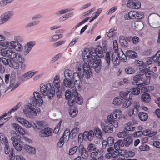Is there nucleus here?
Wrapping results in <instances>:
<instances>
[{
    "mask_svg": "<svg viewBox=\"0 0 160 160\" xmlns=\"http://www.w3.org/2000/svg\"><path fill=\"white\" fill-rule=\"evenodd\" d=\"M133 17H132V19H142L144 16L143 12L141 11L136 12L133 11Z\"/></svg>",
    "mask_w": 160,
    "mask_h": 160,
    "instance_id": "24",
    "label": "nucleus"
},
{
    "mask_svg": "<svg viewBox=\"0 0 160 160\" xmlns=\"http://www.w3.org/2000/svg\"><path fill=\"white\" fill-rule=\"evenodd\" d=\"M132 17H133V11H130L128 13L125 14L124 18L125 20H129L132 19Z\"/></svg>",
    "mask_w": 160,
    "mask_h": 160,
    "instance_id": "49",
    "label": "nucleus"
},
{
    "mask_svg": "<svg viewBox=\"0 0 160 160\" xmlns=\"http://www.w3.org/2000/svg\"><path fill=\"white\" fill-rule=\"evenodd\" d=\"M119 41L122 47L125 48L128 46V43L123 36H120L119 37Z\"/></svg>",
    "mask_w": 160,
    "mask_h": 160,
    "instance_id": "37",
    "label": "nucleus"
},
{
    "mask_svg": "<svg viewBox=\"0 0 160 160\" xmlns=\"http://www.w3.org/2000/svg\"><path fill=\"white\" fill-rule=\"evenodd\" d=\"M122 99L120 100L119 97H115L113 101V104L116 105H118L121 104Z\"/></svg>",
    "mask_w": 160,
    "mask_h": 160,
    "instance_id": "54",
    "label": "nucleus"
},
{
    "mask_svg": "<svg viewBox=\"0 0 160 160\" xmlns=\"http://www.w3.org/2000/svg\"><path fill=\"white\" fill-rule=\"evenodd\" d=\"M21 138V136L19 135L12 136L11 138V140L13 142V146L18 151H21L22 149V147L20 144L22 143Z\"/></svg>",
    "mask_w": 160,
    "mask_h": 160,
    "instance_id": "6",
    "label": "nucleus"
},
{
    "mask_svg": "<svg viewBox=\"0 0 160 160\" xmlns=\"http://www.w3.org/2000/svg\"><path fill=\"white\" fill-rule=\"evenodd\" d=\"M26 110L24 111L25 114L29 117L32 118L33 116H35L37 114L40 112V109L38 107L33 108L32 104L27 105L25 107Z\"/></svg>",
    "mask_w": 160,
    "mask_h": 160,
    "instance_id": "4",
    "label": "nucleus"
},
{
    "mask_svg": "<svg viewBox=\"0 0 160 160\" xmlns=\"http://www.w3.org/2000/svg\"><path fill=\"white\" fill-rule=\"evenodd\" d=\"M78 71H79L78 72H75L73 73V75L72 76V79L74 81L80 80V78H82L85 76V72H84V74L81 73L79 71H81V68H77Z\"/></svg>",
    "mask_w": 160,
    "mask_h": 160,
    "instance_id": "21",
    "label": "nucleus"
},
{
    "mask_svg": "<svg viewBox=\"0 0 160 160\" xmlns=\"http://www.w3.org/2000/svg\"><path fill=\"white\" fill-rule=\"evenodd\" d=\"M35 45V43L33 42H28L27 45L25 46V51H24V54L25 55H27L29 52L31 50L32 48Z\"/></svg>",
    "mask_w": 160,
    "mask_h": 160,
    "instance_id": "25",
    "label": "nucleus"
},
{
    "mask_svg": "<svg viewBox=\"0 0 160 160\" xmlns=\"http://www.w3.org/2000/svg\"><path fill=\"white\" fill-rule=\"evenodd\" d=\"M124 146L123 140L121 139L117 141L114 144V148L117 151H118L120 147H123Z\"/></svg>",
    "mask_w": 160,
    "mask_h": 160,
    "instance_id": "29",
    "label": "nucleus"
},
{
    "mask_svg": "<svg viewBox=\"0 0 160 160\" xmlns=\"http://www.w3.org/2000/svg\"><path fill=\"white\" fill-rule=\"evenodd\" d=\"M154 74V72L152 71H150L149 69H148L146 70L144 74L146 77V78L144 79V84H149L150 78L153 76Z\"/></svg>",
    "mask_w": 160,
    "mask_h": 160,
    "instance_id": "19",
    "label": "nucleus"
},
{
    "mask_svg": "<svg viewBox=\"0 0 160 160\" xmlns=\"http://www.w3.org/2000/svg\"><path fill=\"white\" fill-rule=\"evenodd\" d=\"M139 69L140 70L139 72V75L143 76L144 75L145 72L146 71V70L148 68H147V66L145 65L142 62L139 61Z\"/></svg>",
    "mask_w": 160,
    "mask_h": 160,
    "instance_id": "23",
    "label": "nucleus"
},
{
    "mask_svg": "<svg viewBox=\"0 0 160 160\" xmlns=\"http://www.w3.org/2000/svg\"><path fill=\"white\" fill-rule=\"evenodd\" d=\"M7 56L10 58L9 59H16L19 62H24L23 58H22L20 54L16 53L15 52L11 49L8 50Z\"/></svg>",
    "mask_w": 160,
    "mask_h": 160,
    "instance_id": "8",
    "label": "nucleus"
},
{
    "mask_svg": "<svg viewBox=\"0 0 160 160\" xmlns=\"http://www.w3.org/2000/svg\"><path fill=\"white\" fill-rule=\"evenodd\" d=\"M16 120L26 128H30L32 126L31 123L24 118L18 117L16 118Z\"/></svg>",
    "mask_w": 160,
    "mask_h": 160,
    "instance_id": "18",
    "label": "nucleus"
},
{
    "mask_svg": "<svg viewBox=\"0 0 160 160\" xmlns=\"http://www.w3.org/2000/svg\"><path fill=\"white\" fill-rule=\"evenodd\" d=\"M108 152H111L112 154V158H115V159H113V160H115L117 159L118 157L119 156H121L122 157V155H118V151H115L114 150L113 147H110L109 148L107 149Z\"/></svg>",
    "mask_w": 160,
    "mask_h": 160,
    "instance_id": "26",
    "label": "nucleus"
},
{
    "mask_svg": "<svg viewBox=\"0 0 160 160\" xmlns=\"http://www.w3.org/2000/svg\"><path fill=\"white\" fill-rule=\"evenodd\" d=\"M64 75L65 77L67 76L70 77L72 76V73L71 70L69 69H66L64 71Z\"/></svg>",
    "mask_w": 160,
    "mask_h": 160,
    "instance_id": "63",
    "label": "nucleus"
},
{
    "mask_svg": "<svg viewBox=\"0 0 160 160\" xmlns=\"http://www.w3.org/2000/svg\"><path fill=\"white\" fill-rule=\"evenodd\" d=\"M123 141L126 147H129L133 142V138L131 136H128L125 138Z\"/></svg>",
    "mask_w": 160,
    "mask_h": 160,
    "instance_id": "28",
    "label": "nucleus"
},
{
    "mask_svg": "<svg viewBox=\"0 0 160 160\" xmlns=\"http://www.w3.org/2000/svg\"><path fill=\"white\" fill-rule=\"evenodd\" d=\"M64 142H66L64 140V138L61 137L58 143V146L59 147H62L63 145Z\"/></svg>",
    "mask_w": 160,
    "mask_h": 160,
    "instance_id": "64",
    "label": "nucleus"
},
{
    "mask_svg": "<svg viewBox=\"0 0 160 160\" xmlns=\"http://www.w3.org/2000/svg\"><path fill=\"white\" fill-rule=\"evenodd\" d=\"M134 124V122L132 121L128 122L125 125V129L128 131H133L135 129V127L132 126Z\"/></svg>",
    "mask_w": 160,
    "mask_h": 160,
    "instance_id": "27",
    "label": "nucleus"
},
{
    "mask_svg": "<svg viewBox=\"0 0 160 160\" xmlns=\"http://www.w3.org/2000/svg\"><path fill=\"white\" fill-rule=\"evenodd\" d=\"M63 83L64 85L66 87L71 88H72L74 87L73 82L70 79L68 80L66 78L64 79Z\"/></svg>",
    "mask_w": 160,
    "mask_h": 160,
    "instance_id": "32",
    "label": "nucleus"
},
{
    "mask_svg": "<svg viewBox=\"0 0 160 160\" xmlns=\"http://www.w3.org/2000/svg\"><path fill=\"white\" fill-rule=\"evenodd\" d=\"M141 76L139 75H137L135 76L133 78V84H134L135 83L137 86H140V87H141L142 85L144 84V79L142 78L141 77Z\"/></svg>",
    "mask_w": 160,
    "mask_h": 160,
    "instance_id": "17",
    "label": "nucleus"
},
{
    "mask_svg": "<svg viewBox=\"0 0 160 160\" xmlns=\"http://www.w3.org/2000/svg\"><path fill=\"white\" fill-rule=\"evenodd\" d=\"M52 129L49 128H46L42 130L39 135L41 137H47L51 136L52 133Z\"/></svg>",
    "mask_w": 160,
    "mask_h": 160,
    "instance_id": "12",
    "label": "nucleus"
},
{
    "mask_svg": "<svg viewBox=\"0 0 160 160\" xmlns=\"http://www.w3.org/2000/svg\"><path fill=\"white\" fill-rule=\"evenodd\" d=\"M14 0H2L0 1V5L4 7L12 2Z\"/></svg>",
    "mask_w": 160,
    "mask_h": 160,
    "instance_id": "47",
    "label": "nucleus"
},
{
    "mask_svg": "<svg viewBox=\"0 0 160 160\" xmlns=\"http://www.w3.org/2000/svg\"><path fill=\"white\" fill-rule=\"evenodd\" d=\"M140 90V88H139V87H138V86H137L134 88H132L131 89V92L133 95H138L139 94Z\"/></svg>",
    "mask_w": 160,
    "mask_h": 160,
    "instance_id": "43",
    "label": "nucleus"
},
{
    "mask_svg": "<svg viewBox=\"0 0 160 160\" xmlns=\"http://www.w3.org/2000/svg\"><path fill=\"white\" fill-rule=\"evenodd\" d=\"M159 52H157L155 56H153L152 59L155 62H157L160 65V58L159 56Z\"/></svg>",
    "mask_w": 160,
    "mask_h": 160,
    "instance_id": "51",
    "label": "nucleus"
},
{
    "mask_svg": "<svg viewBox=\"0 0 160 160\" xmlns=\"http://www.w3.org/2000/svg\"><path fill=\"white\" fill-rule=\"evenodd\" d=\"M123 154L127 158H131L135 156V152L131 151H127L126 150L124 151Z\"/></svg>",
    "mask_w": 160,
    "mask_h": 160,
    "instance_id": "44",
    "label": "nucleus"
},
{
    "mask_svg": "<svg viewBox=\"0 0 160 160\" xmlns=\"http://www.w3.org/2000/svg\"><path fill=\"white\" fill-rule=\"evenodd\" d=\"M125 71L127 74H133L135 72L134 69L130 67H127L125 68Z\"/></svg>",
    "mask_w": 160,
    "mask_h": 160,
    "instance_id": "52",
    "label": "nucleus"
},
{
    "mask_svg": "<svg viewBox=\"0 0 160 160\" xmlns=\"http://www.w3.org/2000/svg\"><path fill=\"white\" fill-rule=\"evenodd\" d=\"M149 147L147 145H142L139 146V149L141 151H147L149 149Z\"/></svg>",
    "mask_w": 160,
    "mask_h": 160,
    "instance_id": "62",
    "label": "nucleus"
},
{
    "mask_svg": "<svg viewBox=\"0 0 160 160\" xmlns=\"http://www.w3.org/2000/svg\"><path fill=\"white\" fill-rule=\"evenodd\" d=\"M19 62L18 60L15 59L12 60L9 59V66L11 68H12L15 69H17L19 68L20 66L18 62Z\"/></svg>",
    "mask_w": 160,
    "mask_h": 160,
    "instance_id": "22",
    "label": "nucleus"
},
{
    "mask_svg": "<svg viewBox=\"0 0 160 160\" xmlns=\"http://www.w3.org/2000/svg\"><path fill=\"white\" fill-rule=\"evenodd\" d=\"M78 148L77 146H74L70 149L69 151V155H72L75 154L77 151Z\"/></svg>",
    "mask_w": 160,
    "mask_h": 160,
    "instance_id": "56",
    "label": "nucleus"
},
{
    "mask_svg": "<svg viewBox=\"0 0 160 160\" xmlns=\"http://www.w3.org/2000/svg\"><path fill=\"white\" fill-rule=\"evenodd\" d=\"M132 97L128 98L125 99L122 103V107L124 108H126L128 107L131 104L132 101Z\"/></svg>",
    "mask_w": 160,
    "mask_h": 160,
    "instance_id": "35",
    "label": "nucleus"
},
{
    "mask_svg": "<svg viewBox=\"0 0 160 160\" xmlns=\"http://www.w3.org/2000/svg\"><path fill=\"white\" fill-rule=\"evenodd\" d=\"M103 50L102 48L100 46L97 47L95 50V52H92L90 51V56L94 57V58H97V56L102 57V55Z\"/></svg>",
    "mask_w": 160,
    "mask_h": 160,
    "instance_id": "16",
    "label": "nucleus"
},
{
    "mask_svg": "<svg viewBox=\"0 0 160 160\" xmlns=\"http://www.w3.org/2000/svg\"><path fill=\"white\" fill-rule=\"evenodd\" d=\"M20 105H21L19 103L17 104L16 106L9 111L8 113H7L6 114H7V115L8 114L9 116V114H11L12 112H14L16 111L20 106Z\"/></svg>",
    "mask_w": 160,
    "mask_h": 160,
    "instance_id": "55",
    "label": "nucleus"
},
{
    "mask_svg": "<svg viewBox=\"0 0 160 160\" xmlns=\"http://www.w3.org/2000/svg\"><path fill=\"white\" fill-rule=\"evenodd\" d=\"M128 133L125 131L119 132L118 134V137L120 138H122L125 137Z\"/></svg>",
    "mask_w": 160,
    "mask_h": 160,
    "instance_id": "59",
    "label": "nucleus"
},
{
    "mask_svg": "<svg viewBox=\"0 0 160 160\" xmlns=\"http://www.w3.org/2000/svg\"><path fill=\"white\" fill-rule=\"evenodd\" d=\"M65 97L66 99L68 100V101L70 100L72 97L71 92L67 90L65 92Z\"/></svg>",
    "mask_w": 160,
    "mask_h": 160,
    "instance_id": "57",
    "label": "nucleus"
},
{
    "mask_svg": "<svg viewBox=\"0 0 160 160\" xmlns=\"http://www.w3.org/2000/svg\"><path fill=\"white\" fill-rule=\"evenodd\" d=\"M37 72H32V71H30L25 73L23 75V76L27 79H29L34 75Z\"/></svg>",
    "mask_w": 160,
    "mask_h": 160,
    "instance_id": "46",
    "label": "nucleus"
},
{
    "mask_svg": "<svg viewBox=\"0 0 160 160\" xmlns=\"http://www.w3.org/2000/svg\"><path fill=\"white\" fill-rule=\"evenodd\" d=\"M94 133L95 136L99 139L102 138V133L101 130L98 127L94 128Z\"/></svg>",
    "mask_w": 160,
    "mask_h": 160,
    "instance_id": "36",
    "label": "nucleus"
},
{
    "mask_svg": "<svg viewBox=\"0 0 160 160\" xmlns=\"http://www.w3.org/2000/svg\"><path fill=\"white\" fill-rule=\"evenodd\" d=\"M105 59V70H107L109 68L110 62V54L108 52H107L106 53Z\"/></svg>",
    "mask_w": 160,
    "mask_h": 160,
    "instance_id": "34",
    "label": "nucleus"
},
{
    "mask_svg": "<svg viewBox=\"0 0 160 160\" xmlns=\"http://www.w3.org/2000/svg\"><path fill=\"white\" fill-rule=\"evenodd\" d=\"M78 150L81 157L83 159L87 160L88 159L89 156L88 152L83 145L80 144L79 146Z\"/></svg>",
    "mask_w": 160,
    "mask_h": 160,
    "instance_id": "10",
    "label": "nucleus"
},
{
    "mask_svg": "<svg viewBox=\"0 0 160 160\" xmlns=\"http://www.w3.org/2000/svg\"><path fill=\"white\" fill-rule=\"evenodd\" d=\"M70 134V132L69 130L67 129L64 131L62 137L64 138L65 141L67 142L69 139Z\"/></svg>",
    "mask_w": 160,
    "mask_h": 160,
    "instance_id": "42",
    "label": "nucleus"
},
{
    "mask_svg": "<svg viewBox=\"0 0 160 160\" xmlns=\"http://www.w3.org/2000/svg\"><path fill=\"white\" fill-rule=\"evenodd\" d=\"M27 149V151L28 153L34 154L35 152V148L30 146H27L26 147Z\"/></svg>",
    "mask_w": 160,
    "mask_h": 160,
    "instance_id": "58",
    "label": "nucleus"
},
{
    "mask_svg": "<svg viewBox=\"0 0 160 160\" xmlns=\"http://www.w3.org/2000/svg\"><path fill=\"white\" fill-rule=\"evenodd\" d=\"M100 153L101 154V150L98 149L96 151L92 152L90 154V156L92 158H95L98 156V154Z\"/></svg>",
    "mask_w": 160,
    "mask_h": 160,
    "instance_id": "53",
    "label": "nucleus"
},
{
    "mask_svg": "<svg viewBox=\"0 0 160 160\" xmlns=\"http://www.w3.org/2000/svg\"><path fill=\"white\" fill-rule=\"evenodd\" d=\"M116 32L113 31L112 29H111L108 32V36L109 38H111L115 36L116 35Z\"/></svg>",
    "mask_w": 160,
    "mask_h": 160,
    "instance_id": "60",
    "label": "nucleus"
},
{
    "mask_svg": "<svg viewBox=\"0 0 160 160\" xmlns=\"http://www.w3.org/2000/svg\"><path fill=\"white\" fill-rule=\"evenodd\" d=\"M127 5L131 8L138 9L140 7L141 4L139 2L129 0L127 3Z\"/></svg>",
    "mask_w": 160,
    "mask_h": 160,
    "instance_id": "14",
    "label": "nucleus"
},
{
    "mask_svg": "<svg viewBox=\"0 0 160 160\" xmlns=\"http://www.w3.org/2000/svg\"><path fill=\"white\" fill-rule=\"evenodd\" d=\"M141 99V100L144 102L148 103L150 102L151 97L149 93H145L142 95Z\"/></svg>",
    "mask_w": 160,
    "mask_h": 160,
    "instance_id": "30",
    "label": "nucleus"
},
{
    "mask_svg": "<svg viewBox=\"0 0 160 160\" xmlns=\"http://www.w3.org/2000/svg\"><path fill=\"white\" fill-rule=\"evenodd\" d=\"M138 116L140 119L142 121H146L148 118V115L145 112H140L139 113Z\"/></svg>",
    "mask_w": 160,
    "mask_h": 160,
    "instance_id": "40",
    "label": "nucleus"
},
{
    "mask_svg": "<svg viewBox=\"0 0 160 160\" xmlns=\"http://www.w3.org/2000/svg\"><path fill=\"white\" fill-rule=\"evenodd\" d=\"M130 92L127 91L126 92L121 91L120 92V97L124 99H126L131 98L132 96L129 93Z\"/></svg>",
    "mask_w": 160,
    "mask_h": 160,
    "instance_id": "39",
    "label": "nucleus"
},
{
    "mask_svg": "<svg viewBox=\"0 0 160 160\" xmlns=\"http://www.w3.org/2000/svg\"><path fill=\"white\" fill-rule=\"evenodd\" d=\"M78 112V111L76 109H71L69 111L70 116L72 117H75L77 114Z\"/></svg>",
    "mask_w": 160,
    "mask_h": 160,
    "instance_id": "61",
    "label": "nucleus"
},
{
    "mask_svg": "<svg viewBox=\"0 0 160 160\" xmlns=\"http://www.w3.org/2000/svg\"><path fill=\"white\" fill-rule=\"evenodd\" d=\"M13 14L12 12L9 11L1 15L0 18V24L7 22L12 16Z\"/></svg>",
    "mask_w": 160,
    "mask_h": 160,
    "instance_id": "11",
    "label": "nucleus"
},
{
    "mask_svg": "<svg viewBox=\"0 0 160 160\" xmlns=\"http://www.w3.org/2000/svg\"><path fill=\"white\" fill-rule=\"evenodd\" d=\"M33 98L30 99L31 102L33 105L40 106L43 103V100L42 97L38 92H34Z\"/></svg>",
    "mask_w": 160,
    "mask_h": 160,
    "instance_id": "5",
    "label": "nucleus"
},
{
    "mask_svg": "<svg viewBox=\"0 0 160 160\" xmlns=\"http://www.w3.org/2000/svg\"><path fill=\"white\" fill-rule=\"evenodd\" d=\"M123 117L121 111L119 109H115L112 113L108 116L107 120L108 123L102 124L103 130L106 133H111L113 131V126L117 128L118 126V120L120 119Z\"/></svg>",
    "mask_w": 160,
    "mask_h": 160,
    "instance_id": "2",
    "label": "nucleus"
},
{
    "mask_svg": "<svg viewBox=\"0 0 160 160\" xmlns=\"http://www.w3.org/2000/svg\"><path fill=\"white\" fill-rule=\"evenodd\" d=\"M53 84L56 89H60V81L59 76L56 75L55 76L53 81Z\"/></svg>",
    "mask_w": 160,
    "mask_h": 160,
    "instance_id": "31",
    "label": "nucleus"
},
{
    "mask_svg": "<svg viewBox=\"0 0 160 160\" xmlns=\"http://www.w3.org/2000/svg\"><path fill=\"white\" fill-rule=\"evenodd\" d=\"M7 46L11 49H14L18 51H20L22 49V47L18 42L12 41L8 43L7 42Z\"/></svg>",
    "mask_w": 160,
    "mask_h": 160,
    "instance_id": "13",
    "label": "nucleus"
},
{
    "mask_svg": "<svg viewBox=\"0 0 160 160\" xmlns=\"http://www.w3.org/2000/svg\"><path fill=\"white\" fill-rule=\"evenodd\" d=\"M40 88L42 95L44 96L48 95L50 99H52L55 94V88L52 84H41L40 85Z\"/></svg>",
    "mask_w": 160,
    "mask_h": 160,
    "instance_id": "3",
    "label": "nucleus"
},
{
    "mask_svg": "<svg viewBox=\"0 0 160 160\" xmlns=\"http://www.w3.org/2000/svg\"><path fill=\"white\" fill-rule=\"evenodd\" d=\"M118 58L117 54L116 56H115L113 54L112 56V60L114 65H117L120 63V60Z\"/></svg>",
    "mask_w": 160,
    "mask_h": 160,
    "instance_id": "45",
    "label": "nucleus"
},
{
    "mask_svg": "<svg viewBox=\"0 0 160 160\" xmlns=\"http://www.w3.org/2000/svg\"><path fill=\"white\" fill-rule=\"evenodd\" d=\"M117 54L120 60L122 62H126L127 61V57L122 51L120 52Z\"/></svg>",
    "mask_w": 160,
    "mask_h": 160,
    "instance_id": "38",
    "label": "nucleus"
},
{
    "mask_svg": "<svg viewBox=\"0 0 160 160\" xmlns=\"http://www.w3.org/2000/svg\"><path fill=\"white\" fill-rule=\"evenodd\" d=\"M12 127L16 132L22 135H25L26 132L24 129L18 124L13 123L12 124Z\"/></svg>",
    "mask_w": 160,
    "mask_h": 160,
    "instance_id": "20",
    "label": "nucleus"
},
{
    "mask_svg": "<svg viewBox=\"0 0 160 160\" xmlns=\"http://www.w3.org/2000/svg\"><path fill=\"white\" fill-rule=\"evenodd\" d=\"M90 51L88 48H86L82 53L83 59L84 63L83 65V69L85 72V78L89 79L92 75V72L90 67L95 69L97 73H98L100 70L99 66L100 60H98L97 58L90 56Z\"/></svg>",
    "mask_w": 160,
    "mask_h": 160,
    "instance_id": "1",
    "label": "nucleus"
},
{
    "mask_svg": "<svg viewBox=\"0 0 160 160\" xmlns=\"http://www.w3.org/2000/svg\"><path fill=\"white\" fill-rule=\"evenodd\" d=\"M127 56L130 58H134L137 57V54L134 51L129 50L126 52Z\"/></svg>",
    "mask_w": 160,
    "mask_h": 160,
    "instance_id": "41",
    "label": "nucleus"
},
{
    "mask_svg": "<svg viewBox=\"0 0 160 160\" xmlns=\"http://www.w3.org/2000/svg\"><path fill=\"white\" fill-rule=\"evenodd\" d=\"M77 103L78 104H82L83 103V99L82 97H77V95L72 94L71 99L68 101V104L70 107Z\"/></svg>",
    "mask_w": 160,
    "mask_h": 160,
    "instance_id": "7",
    "label": "nucleus"
},
{
    "mask_svg": "<svg viewBox=\"0 0 160 160\" xmlns=\"http://www.w3.org/2000/svg\"><path fill=\"white\" fill-rule=\"evenodd\" d=\"M94 133L92 130H90L89 132L85 131L82 136V138L85 141L88 140L91 141L94 137Z\"/></svg>",
    "mask_w": 160,
    "mask_h": 160,
    "instance_id": "15",
    "label": "nucleus"
},
{
    "mask_svg": "<svg viewBox=\"0 0 160 160\" xmlns=\"http://www.w3.org/2000/svg\"><path fill=\"white\" fill-rule=\"evenodd\" d=\"M16 79V75L15 72H12L10 75V85L8 88L9 89L11 88L12 89H14L20 85V83L18 82L15 83Z\"/></svg>",
    "mask_w": 160,
    "mask_h": 160,
    "instance_id": "9",
    "label": "nucleus"
},
{
    "mask_svg": "<svg viewBox=\"0 0 160 160\" xmlns=\"http://www.w3.org/2000/svg\"><path fill=\"white\" fill-rule=\"evenodd\" d=\"M107 141L108 146H111L114 144V139L112 137H109L108 138Z\"/></svg>",
    "mask_w": 160,
    "mask_h": 160,
    "instance_id": "50",
    "label": "nucleus"
},
{
    "mask_svg": "<svg viewBox=\"0 0 160 160\" xmlns=\"http://www.w3.org/2000/svg\"><path fill=\"white\" fill-rule=\"evenodd\" d=\"M87 149L89 152L92 151H95L97 150V148L95 145L94 144L90 143L88 145Z\"/></svg>",
    "mask_w": 160,
    "mask_h": 160,
    "instance_id": "48",
    "label": "nucleus"
},
{
    "mask_svg": "<svg viewBox=\"0 0 160 160\" xmlns=\"http://www.w3.org/2000/svg\"><path fill=\"white\" fill-rule=\"evenodd\" d=\"M74 87H75V89L78 91H80L82 88V83L81 80H79L74 81Z\"/></svg>",
    "mask_w": 160,
    "mask_h": 160,
    "instance_id": "33",
    "label": "nucleus"
}]
</instances>
